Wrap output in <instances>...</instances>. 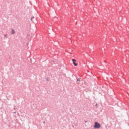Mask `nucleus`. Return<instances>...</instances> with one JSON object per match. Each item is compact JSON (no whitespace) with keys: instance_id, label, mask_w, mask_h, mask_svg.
<instances>
[{"instance_id":"obj_2","label":"nucleus","mask_w":129,"mask_h":129,"mask_svg":"<svg viewBox=\"0 0 129 129\" xmlns=\"http://www.w3.org/2000/svg\"><path fill=\"white\" fill-rule=\"evenodd\" d=\"M72 61H73V63L74 64V65L75 67L78 66V64L76 63V62H77V60H76V59H72Z\"/></svg>"},{"instance_id":"obj_3","label":"nucleus","mask_w":129,"mask_h":129,"mask_svg":"<svg viewBox=\"0 0 129 129\" xmlns=\"http://www.w3.org/2000/svg\"><path fill=\"white\" fill-rule=\"evenodd\" d=\"M15 31L14 29H12V35H14V34H15Z\"/></svg>"},{"instance_id":"obj_4","label":"nucleus","mask_w":129,"mask_h":129,"mask_svg":"<svg viewBox=\"0 0 129 129\" xmlns=\"http://www.w3.org/2000/svg\"><path fill=\"white\" fill-rule=\"evenodd\" d=\"M34 17H32V18H31V21H33L32 20H33V19H34Z\"/></svg>"},{"instance_id":"obj_1","label":"nucleus","mask_w":129,"mask_h":129,"mask_svg":"<svg viewBox=\"0 0 129 129\" xmlns=\"http://www.w3.org/2000/svg\"><path fill=\"white\" fill-rule=\"evenodd\" d=\"M94 127L95 128H99L101 127V125L100 123H99L98 122H95L94 123Z\"/></svg>"},{"instance_id":"obj_5","label":"nucleus","mask_w":129,"mask_h":129,"mask_svg":"<svg viewBox=\"0 0 129 129\" xmlns=\"http://www.w3.org/2000/svg\"><path fill=\"white\" fill-rule=\"evenodd\" d=\"M5 36V37H7V35L6 34H5V35H4Z\"/></svg>"}]
</instances>
